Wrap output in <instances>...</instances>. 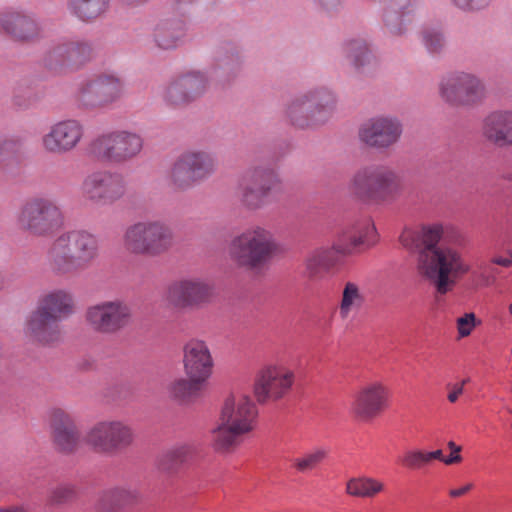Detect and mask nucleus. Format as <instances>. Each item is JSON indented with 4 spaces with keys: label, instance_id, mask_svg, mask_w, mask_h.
<instances>
[{
    "label": "nucleus",
    "instance_id": "f257e3e1",
    "mask_svg": "<svg viewBox=\"0 0 512 512\" xmlns=\"http://www.w3.org/2000/svg\"><path fill=\"white\" fill-rule=\"evenodd\" d=\"M443 235L440 224L422 227L419 232L406 229L400 235L401 244L418 250L417 272L433 285L438 295H446L457 281L470 271L462 253L449 246H437Z\"/></svg>",
    "mask_w": 512,
    "mask_h": 512
},
{
    "label": "nucleus",
    "instance_id": "f03ea898",
    "mask_svg": "<svg viewBox=\"0 0 512 512\" xmlns=\"http://www.w3.org/2000/svg\"><path fill=\"white\" fill-rule=\"evenodd\" d=\"M258 410L251 397L242 392L226 395L220 406L211 445L219 453H232L257 425Z\"/></svg>",
    "mask_w": 512,
    "mask_h": 512
},
{
    "label": "nucleus",
    "instance_id": "7ed1b4c3",
    "mask_svg": "<svg viewBox=\"0 0 512 512\" xmlns=\"http://www.w3.org/2000/svg\"><path fill=\"white\" fill-rule=\"evenodd\" d=\"M100 256L99 238L84 229L60 234L47 251V265L57 276H73L89 269Z\"/></svg>",
    "mask_w": 512,
    "mask_h": 512
},
{
    "label": "nucleus",
    "instance_id": "20e7f679",
    "mask_svg": "<svg viewBox=\"0 0 512 512\" xmlns=\"http://www.w3.org/2000/svg\"><path fill=\"white\" fill-rule=\"evenodd\" d=\"M376 241V228L370 219H363L344 230L330 248H317L305 260L309 278H320L338 263L337 255L350 256L361 246H371Z\"/></svg>",
    "mask_w": 512,
    "mask_h": 512
},
{
    "label": "nucleus",
    "instance_id": "39448f33",
    "mask_svg": "<svg viewBox=\"0 0 512 512\" xmlns=\"http://www.w3.org/2000/svg\"><path fill=\"white\" fill-rule=\"evenodd\" d=\"M358 199L374 203H391L402 193L400 175L386 166H365L358 169L348 184Z\"/></svg>",
    "mask_w": 512,
    "mask_h": 512
},
{
    "label": "nucleus",
    "instance_id": "423d86ee",
    "mask_svg": "<svg viewBox=\"0 0 512 512\" xmlns=\"http://www.w3.org/2000/svg\"><path fill=\"white\" fill-rule=\"evenodd\" d=\"M122 242L124 248L133 255L157 257L170 250L174 235L164 221L145 220L128 226Z\"/></svg>",
    "mask_w": 512,
    "mask_h": 512
},
{
    "label": "nucleus",
    "instance_id": "0eeeda50",
    "mask_svg": "<svg viewBox=\"0 0 512 512\" xmlns=\"http://www.w3.org/2000/svg\"><path fill=\"white\" fill-rule=\"evenodd\" d=\"M276 250L272 232L261 226H253L231 240L229 256L238 266L254 269L267 262Z\"/></svg>",
    "mask_w": 512,
    "mask_h": 512
},
{
    "label": "nucleus",
    "instance_id": "6e6552de",
    "mask_svg": "<svg viewBox=\"0 0 512 512\" xmlns=\"http://www.w3.org/2000/svg\"><path fill=\"white\" fill-rule=\"evenodd\" d=\"M18 228L36 237L52 235L63 225V213L51 199L34 197L27 200L16 215Z\"/></svg>",
    "mask_w": 512,
    "mask_h": 512
},
{
    "label": "nucleus",
    "instance_id": "1a4fd4ad",
    "mask_svg": "<svg viewBox=\"0 0 512 512\" xmlns=\"http://www.w3.org/2000/svg\"><path fill=\"white\" fill-rule=\"evenodd\" d=\"M142 145V138L136 132L113 130L94 136L88 151L97 158L120 162L137 155Z\"/></svg>",
    "mask_w": 512,
    "mask_h": 512
},
{
    "label": "nucleus",
    "instance_id": "9d476101",
    "mask_svg": "<svg viewBox=\"0 0 512 512\" xmlns=\"http://www.w3.org/2000/svg\"><path fill=\"white\" fill-rule=\"evenodd\" d=\"M132 320V308L122 299L96 303L89 306L85 312L87 325L100 334H116L127 328Z\"/></svg>",
    "mask_w": 512,
    "mask_h": 512
},
{
    "label": "nucleus",
    "instance_id": "9b49d317",
    "mask_svg": "<svg viewBox=\"0 0 512 512\" xmlns=\"http://www.w3.org/2000/svg\"><path fill=\"white\" fill-rule=\"evenodd\" d=\"M280 185L277 172L269 167L247 170L239 182L238 193L244 206L249 209L263 207L273 191Z\"/></svg>",
    "mask_w": 512,
    "mask_h": 512
},
{
    "label": "nucleus",
    "instance_id": "f8f14e48",
    "mask_svg": "<svg viewBox=\"0 0 512 512\" xmlns=\"http://www.w3.org/2000/svg\"><path fill=\"white\" fill-rule=\"evenodd\" d=\"M99 453H113L130 446L134 440L132 427L121 420H103L92 425L84 438Z\"/></svg>",
    "mask_w": 512,
    "mask_h": 512
},
{
    "label": "nucleus",
    "instance_id": "ddd939ff",
    "mask_svg": "<svg viewBox=\"0 0 512 512\" xmlns=\"http://www.w3.org/2000/svg\"><path fill=\"white\" fill-rule=\"evenodd\" d=\"M390 389L381 380L360 385L350 402V413L357 420L368 422L379 417L390 404Z\"/></svg>",
    "mask_w": 512,
    "mask_h": 512
},
{
    "label": "nucleus",
    "instance_id": "4468645a",
    "mask_svg": "<svg viewBox=\"0 0 512 512\" xmlns=\"http://www.w3.org/2000/svg\"><path fill=\"white\" fill-rule=\"evenodd\" d=\"M295 383V372L283 363L263 366L254 382V394L259 403L277 401L291 391Z\"/></svg>",
    "mask_w": 512,
    "mask_h": 512
},
{
    "label": "nucleus",
    "instance_id": "2eb2a0df",
    "mask_svg": "<svg viewBox=\"0 0 512 512\" xmlns=\"http://www.w3.org/2000/svg\"><path fill=\"white\" fill-rule=\"evenodd\" d=\"M439 93L446 102L461 106L477 105L486 98L484 83L475 75L464 72L443 78Z\"/></svg>",
    "mask_w": 512,
    "mask_h": 512
},
{
    "label": "nucleus",
    "instance_id": "dca6fc26",
    "mask_svg": "<svg viewBox=\"0 0 512 512\" xmlns=\"http://www.w3.org/2000/svg\"><path fill=\"white\" fill-rule=\"evenodd\" d=\"M213 297V285L196 276L183 277L172 281L166 289L167 301L178 309L200 308Z\"/></svg>",
    "mask_w": 512,
    "mask_h": 512
},
{
    "label": "nucleus",
    "instance_id": "f3484780",
    "mask_svg": "<svg viewBox=\"0 0 512 512\" xmlns=\"http://www.w3.org/2000/svg\"><path fill=\"white\" fill-rule=\"evenodd\" d=\"M126 180L119 173L96 171L86 176L82 183V193L96 203H112L126 193Z\"/></svg>",
    "mask_w": 512,
    "mask_h": 512
},
{
    "label": "nucleus",
    "instance_id": "a211bd4d",
    "mask_svg": "<svg viewBox=\"0 0 512 512\" xmlns=\"http://www.w3.org/2000/svg\"><path fill=\"white\" fill-rule=\"evenodd\" d=\"M335 102L331 92L321 90L293 102L289 107V115L297 121L304 118L307 125H323L333 115Z\"/></svg>",
    "mask_w": 512,
    "mask_h": 512
},
{
    "label": "nucleus",
    "instance_id": "6ab92c4d",
    "mask_svg": "<svg viewBox=\"0 0 512 512\" xmlns=\"http://www.w3.org/2000/svg\"><path fill=\"white\" fill-rule=\"evenodd\" d=\"M208 86L206 76L192 72L171 81L163 92L164 101L171 106H184L201 97Z\"/></svg>",
    "mask_w": 512,
    "mask_h": 512
},
{
    "label": "nucleus",
    "instance_id": "aec40b11",
    "mask_svg": "<svg viewBox=\"0 0 512 512\" xmlns=\"http://www.w3.org/2000/svg\"><path fill=\"white\" fill-rule=\"evenodd\" d=\"M122 92V81L105 74L84 81L79 88V98L85 105L102 106L119 98Z\"/></svg>",
    "mask_w": 512,
    "mask_h": 512
},
{
    "label": "nucleus",
    "instance_id": "412c9836",
    "mask_svg": "<svg viewBox=\"0 0 512 512\" xmlns=\"http://www.w3.org/2000/svg\"><path fill=\"white\" fill-rule=\"evenodd\" d=\"M52 439L56 448L65 454L75 452L80 443V433L72 416L61 408L49 411Z\"/></svg>",
    "mask_w": 512,
    "mask_h": 512
},
{
    "label": "nucleus",
    "instance_id": "4be33fe9",
    "mask_svg": "<svg viewBox=\"0 0 512 512\" xmlns=\"http://www.w3.org/2000/svg\"><path fill=\"white\" fill-rule=\"evenodd\" d=\"M94 55L93 46L81 39H67L59 42L48 53L51 66L79 67Z\"/></svg>",
    "mask_w": 512,
    "mask_h": 512
},
{
    "label": "nucleus",
    "instance_id": "5701e85b",
    "mask_svg": "<svg viewBox=\"0 0 512 512\" xmlns=\"http://www.w3.org/2000/svg\"><path fill=\"white\" fill-rule=\"evenodd\" d=\"M183 352V364L187 377L197 378L207 383L213 370V359L207 344L193 339L185 344Z\"/></svg>",
    "mask_w": 512,
    "mask_h": 512
},
{
    "label": "nucleus",
    "instance_id": "b1692460",
    "mask_svg": "<svg viewBox=\"0 0 512 512\" xmlns=\"http://www.w3.org/2000/svg\"><path fill=\"white\" fill-rule=\"evenodd\" d=\"M60 322L35 308L26 318L24 334L33 343L52 345L61 340Z\"/></svg>",
    "mask_w": 512,
    "mask_h": 512
},
{
    "label": "nucleus",
    "instance_id": "393cba45",
    "mask_svg": "<svg viewBox=\"0 0 512 512\" xmlns=\"http://www.w3.org/2000/svg\"><path fill=\"white\" fill-rule=\"evenodd\" d=\"M36 308L60 322L74 313L75 301L70 291L54 289L39 298Z\"/></svg>",
    "mask_w": 512,
    "mask_h": 512
},
{
    "label": "nucleus",
    "instance_id": "a878e982",
    "mask_svg": "<svg viewBox=\"0 0 512 512\" xmlns=\"http://www.w3.org/2000/svg\"><path fill=\"white\" fill-rule=\"evenodd\" d=\"M0 29L18 41L35 39L40 33V28L34 19L15 11L0 14Z\"/></svg>",
    "mask_w": 512,
    "mask_h": 512
},
{
    "label": "nucleus",
    "instance_id": "bb28decb",
    "mask_svg": "<svg viewBox=\"0 0 512 512\" xmlns=\"http://www.w3.org/2000/svg\"><path fill=\"white\" fill-rule=\"evenodd\" d=\"M140 498V492L136 488H112L101 495L98 501V509L103 512H110L115 508L137 503Z\"/></svg>",
    "mask_w": 512,
    "mask_h": 512
},
{
    "label": "nucleus",
    "instance_id": "cd10ccee",
    "mask_svg": "<svg viewBox=\"0 0 512 512\" xmlns=\"http://www.w3.org/2000/svg\"><path fill=\"white\" fill-rule=\"evenodd\" d=\"M365 302V294L359 283L346 281L343 284L338 305L339 317L346 320L354 312L359 311Z\"/></svg>",
    "mask_w": 512,
    "mask_h": 512
},
{
    "label": "nucleus",
    "instance_id": "c85d7f7f",
    "mask_svg": "<svg viewBox=\"0 0 512 512\" xmlns=\"http://www.w3.org/2000/svg\"><path fill=\"white\" fill-rule=\"evenodd\" d=\"M417 4V0H391V11L384 15L385 26L390 34L401 35L404 32V18L415 10Z\"/></svg>",
    "mask_w": 512,
    "mask_h": 512
},
{
    "label": "nucleus",
    "instance_id": "c756f323",
    "mask_svg": "<svg viewBox=\"0 0 512 512\" xmlns=\"http://www.w3.org/2000/svg\"><path fill=\"white\" fill-rule=\"evenodd\" d=\"M184 35V22L178 19L163 21L154 30L155 42L161 49L175 48Z\"/></svg>",
    "mask_w": 512,
    "mask_h": 512
},
{
    "label": "nucleus",
    "instance_id": "7c9ffc66",
    "mask_svg": "<svg viewBox=\"0 0 512 512\" xmlns=\"http://www.w3.org/2000/svg\"><path fill=\"white\" fill-rule=\"evenodd\" d=\"M384 490L382 480L366 475L350 478L345 486L346 494L357 498H374Z\"/></svg>",
    "mask_w": 512,
    "mask_h": 512
},
{
    "label": "nucleus",
    "instance_id": "2f4dec72",
    "mask_svg": "<svg viewBox=\"0 0 512 512\" xmlns=\"http://www.w3.org/2000/svg\"><path fill=\"white\" fill-rule=\"evenodd\" d=\"M80 138V130H50L43 137V145L51 152H65L75 147Z\"/></svg>",
    "mask_w": 512,
    "mask_h": 512
},
{
    "label": "nucleus",
    "instance_id": "473e14b6",
    "mask_svg": "<svg viewBox=\"0 0 512 512\" xmlns=\"http://www.w3.org/2000/svg\"><path fill=\"white\" fill-rule=\"evenodd\" d=\"M190 173L197 181L203 180L210 176L216 167L214 158L205 152H186L182 154Z\"/></svg>",
    "mask_w": 512,
    "mask_h": 512
},
{
    "label": "nucleus",
    "instance_id": "72a5a7b5",
    "mask_svg": "<svg viewBox=\"0 0 512 512\" xmlns=\"http://www.w3.org/2000/svg\"><path fill=\"white\" fill-rule=\"evenodd\" d=\"M206 383L197 378H180L169 386L170 395L180 401H189L201 394Z\"/></svg>",
    "mask_w": 512,
    "mask_h": 512
},
{
    "label": "nucleus",
    "instance_id": "f704fd0d",
    "mask_svg": "<svg viewBox=\"0 0 512 512\" xmlns=\"http://www.w3.org/2000/svg\"><path fill=\"white\" fill-rule=\"evenodd\" d=\"M108 2L109 0H71L70 9L79 19L89 21L101 15Z\"/></svg>",
    "mask_w": 512,
    "mask_h": 512
},
{
    "label": "nucleus",
    "instance_id": "c9c22d12",
    "mask_svg": "<svg viewBox=\"0 0 512 512\" xmlns=\"http://www.w3.org/2000/svg\"><path fill=\"white\" fill-rule=\"evenodd\" d=\"M359 137L370 147L385 148L397 142L400 133L399 130H360Z\"/></svg>",
    "mask_w": 512,
    "mask_h": 512
},
{
    "label": "nucleus",
    "instance_id": "e433bc0d",
    "mask_svg": "<svg viewBox=\"0 0 512 512\" xmlns=\"http://www.w3.org/2000/svg\"><path fill=\"white\" fill-rule=\"evenodd\" d=\"M170 182L177 189H185L197 182L190 168L181 155L173 164L170 171Z\"/></svg>",
    "mask_w": 512,
    "mask_h": 512
},
{
    "label": "nucleus",
    "instance_id": "4c0bfd02",
    "mask_svg": "<svg viewBox=\"0 0 512 512\" xmlns=\"http://www.w3.org/2000/svg\"><path fill=\"white\" fill-rule=\"evenodd\" d=\"M327 451L323 448L313 449L293 460V466L300 473H308L316 469L326 458Z\"/></svg>",
    "mask_w": 512,
    "mask_h": 512
},
{
    "label": "nucleus",
    "instance_id": "58836bf2",
    "mask_svg": "<svg viewBox=\"0 0 512 512\" xmlns=\"http://www.w3.org/2000/svg\"><path fill=\"white\" fill-rule=\"evenodd\" d=\"M76 496V489L71 484H61L49 491L47 503L59 506L70 502Z\"/></svg>",
    "mask_w": 512,
    "mask_h": 512
},
{
    "label": "nucleus",
    "instance_id": "ea45409f",
    "mask_svg": "<svg viewBox=\"0 0 512 512\" xmlns=\"http://www.w3.org/2000/svg\"><path fill=\"white\" fill-rule=\"evenodd\" d=\"M486 128H512V110H493L484 118Z\"/></svg>",
    "mask_w": 512,
    "mask_h": 512
},
{
    "label": "nucleus",
    "instance_id": "a19ab883",
    "mask_svg": "<svg viewBox=\"0 0 512 512\" xmlns=\"http://www.w3.org/2000/svg\"><path fill=\"white\" fill-rule=\"evenodd\" d=\"M346 51L353 59L355 66L364 65L370 58L367 44L363 40H352L346 44Z\"/></svg>",
    "mask_w": 512,
    "mask_h": 512
},
{
    "label": "nucleus",
    "instance_id": "79ce46f5",
    "mask_svg": "<svg viewBox=\"0 0 512 512\" xmlns=\"http://www.w3.org/2000/svg\"><path fill=\"white\" fill-rule=\"evenodd\" d=\"M189 454V448L179 446L169 450L162 459V468L168 471L176 469L181 465Z\"/></svg>",
    "mask_w": 512,
    "mask_h": 512
},
{
    "label": "nucleus",
    "instance_id": "37998d69",
    "mask_svg": "<svg viewBox=\"0 0 512 512\" xmlns=\"http://www.w3.org/2000/svg\"><path fill=\"white\" fill-rule=\"evenodd\" d=\"M459 338L468 337L476 327V316L474 313H466L456 320Z\"/></svg>",
    "mask_w": 512,
    "mask_h": 512
},
{
    "label": "nucleus",
    "instance_id": "c03bdc74",
    "mask_svg": "<svg viewBox=\"0 0 512 512\" xmlns=\"http://www.w3.org/2000/svg\"><path fill=\"white\" fill-rule=\"evenodd\" d=\"M485 137L494 145H512V130H485Z\"/></svg>",
    "mask_w": 512,
    "mask_h": 512
},
{
    "label": "nucleus",
    "instance_id": "a18cd8bd",
    "mask_svg": "<svg viewBox=\"0 0 512 512\" xmlns=\"http://www.w3.org/2000/svg\"><path fill=\"white\" fill-rule=\"evenodd\" d=\"M423 42L431 53L440 51L444 45L442 34L436 30H426L423 34Z\"/></svg>",
    "mask_w": 512,
    "mask_h": 512
},
{
    "label": "nucleus",
    "instance_id": "49530a36",
    "mask_svg": "<svg viewBox=\"0 0 512 512\" xmlns=\"http://www.w3.org/2000/svg\"><path fill=\"white\" fill-rule=\"evenodd\" d=\"M402 464L410 469H418L427 464L426 454L419 450L408 451L402 458Z\"/></svg>",
    "mask_w": 512,
    "mask_h": 512
},
{
    "label": "nucleus",
    "instance_id": "de8ad7c7",
    "mask_svg": "<svg viewBox=\"0 0 512 512\" xmlns=\"http://www.w3.org/2000/svg\"><path fill=\"white\" fill-rule=\"evenodd\" d=\"M474 276L482 287L492 286L496 282L495 271L490 267H480L479 271L474 272Z\"/></svg>",
    "mask_w": 512,
    "mask_h": 512
},
{
    "label": "nucleus",
    "instance_id": "09e8293b",
    "mask_svg": "<svg viewBox=\"0 0 512 512\" xmlns=\"http://www.w3.org/2000/svg\"><path fill=\"white\" fill-rule=\"evenodd\" d=\"M403 124L393 116L381 115L371 119L370 128H399Z\"/></svg>",
    "mask_w": 512,
    "mask_h": 512
},
{
    "label": "nucleus",
    "instance_id": "8fccbe9b",
    "mask_svg": "<svg viewBox=\"0 0 512 512\" xmlns=\"http://www.w3.org/2000/svg\"><path fill=\"white\" fill-rule=\"evenodd\" d=\"M447 446L450 449L451 453L448 457L443 459V463L446 465H453L462 462L463 459L460 454L462 451V447L460 445H457L454 441H449L447 443Z\"/></svg>",
    "mask_w": 512,
    "mask_h": 512
},
{
    "label": "nucleus",
    "instance_id": "3c124183",
    "mask_svg": "<svg viewBox=\"0 0 512 512\" xmlns=\"http://www.w3.org/2000/svg\"><path fill=\"white\" fill-rule=\"evenodd\" d=\"M453 2L463 10H478L486 7L491 0H453Z\"/></svg>",
    "mask_w": 512,
    "mask_h": 512
},
{
    "label": "nucleus",
    "instance_id": "603ef678",
    "mask_svg": "<svg viewBox=\"0 0 512 512\" xmlns=\"http://www.w3.org/2000/svg\"><path fill=\"white\" fill-rule=\"evenodd\" d=\"M468 381H469L468 379H464L460 383H455V384H449L448 385V388L450 389V392L448 393L447 398H448V401L450 403H455L458 400L459 396L464 391V385Z\"/></svg>",
    "mask_w": 512,
    "mask_h": 512
},
{
    "label": "nucleus",
    "instance_id": "864d4df0",
    "mask_svg": "<svg viewBox=\"0 0 512 512\" xmlns=\"http://www.w3.org/2000/svg\"><path fill=\"white\" fill-rule=\"evenodd\" d=\"M472 488H473V484L468 483L460 488L451 489L449 491V495L452 498H458V497H461V496L465 495L466 493H468Z\"/></svg>",
    "mask_w": 512,
    "mask_h": 512
},
{
    "label": "nucleus",
    "instance_id": "5fc2aeb1",
    "mask_svg": "<svg viewBox=\"0 0 512 512\" xmlns=\"http://www.w3.org/2000/svg\"><path fill=\"white\" fill-rule=\"evenodd\" d=\"M314 1L326 10H331V9L337 7L340 3V0H314Z\"/></svg>",
    "mask_w": 512,
    "mask_h": 512
},
{
    "label": "nucleus",
    "instance_id": "6e6d98bb",
    "mask_svg": "<svg viewBox=\"0 0 512 512\" xmlns=\"http://www.w3.org/2000/svg\"><path fill=\"white\" fill-rule=\"evenodd\" d=\"M425 454H426L427 463H429L433 459H437V460H440L443 462V459L446 458L443 456L442 450H440V449L432 451V452H425Z\"/></svg>",
    "mask_w": 512,
    "mask_h": 512
},
{
    "label": "nucleus",
    "instance_id": "4d7b16f0",
    "mask_svg": "<svg viewBox=\"0 0 512 512\" xmlns=\"http://www.w3.org/2000/svg\"><path fill=\"white\" fill-rule=\"evenodd\" d=\"M492 263L502 266V267H511L512 266V259L506 258V257H494L492 259Z\"/></svg>",
    "mask_w": 512,
    "mask_h": 512
},
{
    "label": "nucleus",
    "instance_id": "13d9d810",
    "mask_svg": "<svg viewBox=\"0 0 512 512\" xmlns=\"http://www.w3.org/2000/svg\"><path fill=\"white\" fill-rule=\"evenodd\" d=\"M0 512H28V510L23 505H13L7 507L0 506Z\"/></svg>",
    "mask_w": 512,
    "mask_h": 512
},
{
    "label": "nucleus",
    "instance_id": "bf43d9fd",
    "mask_svg": "<svg viewBox=\"0 0 512 512\" xmlns=\"http://www.w3.org/2000/svg\"><path fill=\"white\" fill-rule=\"evenodd\" d=\"M60 126H63V128H77L78 124L74 120H67L65 122H62L59 124Z\"/></svg>",
    "mask_w": 512,
    "mask_h": 512
},
{
    "label": "nucleus",
    "instance_id": "052dcab7",
    "mask_svg": "<svg viewBox=\"0 0 512 512\" xmlns=\"http://www.w3.org/2000/svg\"><path fill=\"white\" fill-rule=\"evenodd\" d=\"M123 3L128 5H137L145 2L146 0H121Z\"/></svg>",
    "mask_w": 512,
    "mask_h": 512
},
{
    "label": "nucleus",
    "instance_id": "680f3d73",
    "mask_svg": "<svg viewBox=\"0 0 512 512\" xmlns=\"http://www.w3.org/2000/svg\"><path fill=\"white\" fill-rule=\"evenodd\" d=\"M508 311H509L510 316L512 317V302L510 303V305L508 307Z\"/></svg>",
    "mask_w": 512,
    "mask_h": 512
},
{
    "label": "nucleus",
    "instance_id": "e2e57ef3",
    "mask_svg": "<svg viewBox=\"0 0 512 512\" xmlns=\"http://www.w3.org/2000/svg\"><path fill=\"white\" fill-rule=\"evenodd\" d=\"M2 288H3V280H2V278L0 277V291L2 290Z\"/></svg>",
    "mask_w": 512,
    "mask_h": 512
}]
</instances>
